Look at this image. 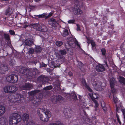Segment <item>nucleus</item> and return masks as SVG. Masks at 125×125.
Returning a JSON list of instances; mask_svg holds the SVG:
<instances>
[{
  "label": "nucleus",
  "instance_id": "f257e3e1",
  "mask_svg": "<svg viewBox=\"0 0 125 125\" xmlns=\"http://www.w3.org/2000/svg\"><path fill=\"white\" fill-rule=\"evenodd\" d=\"M19 72L26 76L29 81H31L36 77V75L38 73V70L36 69H33L31 71L28 69L22 67L19 70Z\"/></svg>",
  "mask_w": 125,
  "mask_h": 125
},
{
  "label": "nucleus",
  "instance_id": "f03ea898",
  "mask_svg": "<svg viewBox=\"0 0 125 125\" xmlns=\"http://www.w3.org/2000/svg\"><path fill=\"white\" fill-rule=\"evenodd\" d=\"M37 113L40 119L44 122H47L51 116V112L47 109L43 108L38 109Z\"/></svg>",
  "mask_w": 125,
  "mask_h": 125
},
{
  "label": "nucleus",
  "instance_id": "7ed1b4c3",
  "mask_svg": "<svg viewBox=\"0 0 125 125\" xmlns=\"http://www.w3.org/2000/svg\"><path fill=\"white\" fill-rule=\"evenodd\" d=\"M22 95L20 94H11L8 97L9 101V105H13L14 104H17L21 102L22 99L23 98Z\"/></svg>",
  "mask_w": 125,
  "mask_h": 125
},
{
  "label": "nucleus",
  "instance_id": "20e7f679",
  "mask_svg": "<svg viewBox=\"0 0 125 125\" xmlns=\"http://www.w3.org/2000/svg\"><path fill=\"white\" fill-rule=\"evenodd\" d=\"M21 116L18 114H13L12 117H10L9 123L10 125H16L21 121Z\"/></svg>",
  "mask_w": 125,
  "mask_h": 125
},
{
  "label": "nucleus",
  "instance_id": "39448f33",
  "mask_svg": "<svg viewBox=\"0 0 125 125\" xmlns=\"http://www.w3.org/2000/svg\"><path fill=\"white\" fill-rule=\"evenodd\" d=\"M113 97L114 102L116 107V112L119 113V110H120V107H121L122 105L119 100H118V98L117 97L114 95Z\"/></svg>",
  "mask_w": 125,
  "mask_h": 125
},
{
  "label": "nucleus",
  "instance_id": "423d86ee",
  "mask_svg": "<svg viewBox=\"0 0 125 125\" xmlns=\"http://www.w3.org/2000/svg\"><path fill=\"white\" fill-rule=\"evenodd\" d=\"M37 80L38 81L42 82V84H45L48 83L49 80L48 77L44 75L39 76L37 78Z\"/></svg>",
  "mask_w": 125,
  "mask_h": 125
},
{
  "label": "nucleus",
  "instance_id": "0eeeda50",
  "mask_svg": "<svg viewBox=\"0 0 125 125\" xmlns=\"http://www.w3.org/2000/svg\"><path fill=\"white\" fill-rule=\"evenodd\" d=\"M80 6L78 3L76 5L74 6L73 9V11L75 14L77 15L80 14L82 13V11L79 8Z\"/></svg>",
  "mask_w": 125,
  "mask_h": 125
},
{
  "label": "nucleus",
  "instance_id": "6e6552de",
  "mask_svg": "<svg viewBox=\"0 0 125 125\" xmlns=\"http://www.w3.org/2000/svg\"><path fill=\"white\" fill-rule=\"evenodd\" d=\"M73 111L71 110H68L67 109L64 108L63 113L66 118L68 119L71 118L73 115Z\"/></svg>",
  "mask_w": 125,
  "mask_h": 125
},
{
  "label": "nucleus",
  "instance_id": "1a4fd4ad",
  "mask_svg": "<svg viewBox=\"0 0 125 125\" xmlns=\"http://www.w3.org/2000/svg\"><path fill=\"white\" fill-rule=\"evenodd\" d=\"M8 70L7 66L4 65L0 66V73L2 74H5Z\"/></svg>",
  "mask_w": 125,
  "mask_h": 125
},
{
  "label": "nucleus",
  "instance_id": "9d476101",
  "mask_svg": "<svg viewBox=\"0 0 125 125\" xmlns=\"http://www.w3.org/2000/svg\"><path fill=\"white\" fill-rule=\"evenodd\" d=\"M76 39L75 38L71 37H68L67 38V41L68 44L71 46L74 44Z\"/></svg>",
  "mask_w": 125,
  "mask_h": 125
},
{
  "label": "nucleus",
  "instance_id": "9b49d317",
  "mask_svg": "<svg viewBox=\"0 0 125 125\" xmlns=\"http://www.w3.org/2000/svg\"><path fill=\"white\" fill-rule=\"evenodd\" d=\"M33 41L32 39L31 38L26 39L24 41L25 45L27 46H30L32 44Z\"/></svg>",
  "mask_w": 125,
  "mask_h": 125
},
{
  "label": "nucleus",
  "instance_id": "f8f14e48",
  "mask_svg": "<svg viewBox=\"0 0 125 125\" xmlns=\"http://www.w3.org/2000/svg\"><path fill=\"white\" fill-rule=\"evenodd\" d=\"M32 85L30 83H26L25 84L21 86V88L23 90H29L31 88Z\"/></svg>",
  "mask_w": 125,
  "mask_h": 125
},
{
  "label": "nucleus",
  "instance_id": "ddd939ff",
  "mask_svg": "<svg viewBox=\"0 0 125 125\" xmlns=\"http://www.w3.org/2000/svg\"><path fill=\"white\" fill-rule=\"evenodd\" d=\"M96 71L98 72H102L105 70V68L104 66L101 64L97 65L96 67Z\"/></svg>",
  "mask_w": 125,
  "mask_h": 125
},
{
  "label": "nucleus",
  "instance_id": "4468645a",
  "mask_svg": "<svg viewBox=\"0 0 125 125\" xmlns=\"http://www.w3.org/2000/svg\"><path fill=\"white\" fill-rule=\"evenodd\" d=\"M11 79H12V82L13 83H16L18 80V76L16 74H13L11 75Z\"/></svg>",
  "mask_w": 125,
  "mask_h": 125
},
{
  "label": "nucleus",
  "instance_id": "2eb2a0df",
  "mask_svg": "<svg viewBox=\"0 0 125 125\" xmlns=\"http://www.w3.org/2000/svg\"><path fill=\"white\" fill-rule=\"evenodd\" d=\"M13 10L10 7L7 9L5 11V14L7 16L11 15L13 12Z\"/></svg>",
  "mask_w": 125,
  "mask_h": 125
},
{
  "label": "nucleus",
  "instance_id": "dca6fc26",
  "mask_svg": "<svg viewBox=\"0 0 125 125\" xmlns=\"http://www.w3.org/2000/svg\"><path fill=\"white\" fill-rule=\"evenodd\" d=\"M89 95L92 101L96 100L95 99H97L99 97V95L96 93L89 94Z\"/></svg>",
  "mask_w": 125,
  "mask_h": 125
},
{
  "label": "nucleus",
  "instance_id": "f3484780",
  "mask_svg": "<svg viewBox=\"0 0 125 125\" xmlns=\"http://www.w3.org/2000/svg\"><path fill=\"white\" fill-rule=\"evenodd\" d=\"M67 53V52L66 50L65 49L63 50H60L58 52L57 54L58 56H59L60 57H61L60 56H61L60 55V54L62 55H65Z\"/></svg>",
  "mask_w": 125,
  "mask_h": 125
},
{
  "label": "nucleus",
  "instance_id": "a211bd4d",
  "mask_svg": "<svg viewBox=\"0 0 125 125\" xmlns=\"http://www.w3.org/2000/svg\"><path fill=\"white\" fill-rule=\"evenodd\" d=\"M6 110V108L5 106L3 105L0 106V116L4 113Z\"/></svg>",
  "mask_w": 125,
  "mask_h": 125
},
{
  "label": "nucleus",
  "instance_id": "6ab92c4d",
  "mask_svg": "<svg viewBox=\"0 0 125 125\" xmlns=\"http://www.w3.org/2000/svg\"><path fill=\"white\" fill-rule=\"evenodd\" d=\"M10 93L14 92L17 90V88L15 85L9 86Z\"/></svg>",
  "mask_w": 125,
  "mask_h": 125
},
{
  "label": "nucleus",
  "instance_id": "aec40b11",
  "mask_svg": "<svg viewBox=\"0 0 125 125\" xmlns=\"http://www.w3.org/2000/svg\"><path fill=\"white\" fill-rule=\"evenodd\" d=\"M40 101V99L37 97L33 98L32 100V103L35 104H39Z\"/></svg>",
  "mask_w": 125,
  "mask_h": 125
},
{
  "label": "nucleus",
  "instance_id": "412c9836",
  "mask_svg": "<svg viewBox=\"0 0 125 125\" xmlns=\"http://www.w3.org/2000/svg\"><path fill=\"white\" fill-rule=\"evenodd\" d=\"M111 80L110 79V86L111 88V91L113 93H114L115 91V89L114 88V82H111Z\"/></svg>",
  "mask_w": 125,
  "mask_h": 125
},
{
  "label": "nucleus",
  "instance_id": "4be33fe9",
  "mask_svg": "<svg viewBox=\"0 0 125 125\" xmlns=\"http://www.w3.org/2000/svg\"><path fill=\"white\" fill-rule=\"evenodd\" d=\"M29 117V116L28 114L26 113L24 114L22 116V119L23 121L24 122L26 121V122H27L28 120Z\"/></svg>",
  "mask_w": 125,
  "mask_h": 125
},
{
  "label": "nucleus",
  "instance_id": "5701e85b",
  "mask_svg": "<svg viewBox=\"0 0 125 125\" xmlns=\"http://www.w3.org/2000/svg\"><path fill=\"white\" fill-rule=\"evenodd\" d=\"M45 28L46 29V27L43 26H40L38 28V31L43 32H45L47 31L46 30H45Z\"/></svg>",
  "mask_w": 125,
  "mask_h": 125
},
{
  "label": "nucleus",
  "instance_id": "b1692460",
  "mask_svg": "<svg viewBox=\"0 0 125 125\" xmlns=\"http://www.w3.org/2000/svg\"><path fill=\"white\" fill-rule=\"evenodd\" d=\"M35 51L37 53L41 52L42 50V48L39 46H36L35 48Z\"/></svg>",
  "mask_w": 125,
  "mask_h": 125
},
{
  "label": "nucleus",
  "instance_id": "393cba45",
  "mask_svg": "<svg viewBox=\"0 0 125 125\" xmlns=\"http://www.w3.org/2000/svg\"><path fill=\"white\" fill-rule=\"evenodd\" d=\"M47 15V13H43L42 14H40L39 15L34 16H36V17L38 18H45L46 17V16Z\"/></svg>",
  "mask_w": 125,
  "mask_h": 125
},
{
  "label": "nucleus",
  "instance_id": "a878e982",
  "mask_svg": "<svg viewBox=\"0 0 125 125\" xmlns=\"http://www.w3.org/2000/svg\"><path fill=\"white\" fill-rule=\"evenodd\" d=\"M83 113L84 115H83L82 116L81 114V119H83V120L85 121L87 118V117L86 115V113L85 111L84 110L83 111Z\"/></svg>",
  "mask_w": 125,
  "mask_h": 125
},
{
  "label": "nucleus",
  "instance_id": "bb28decb",
  "mask_svg": "<svg viewBox=\"0 0 125 125\" xmlns=\"http://www.w3.org/2000/svg\"><path fill=\"white\" fill-rule=\"evenodd\" d=\"M10 88L9 86L7 85L5 86L3 88L4 92L6 93H10Z\"/></svg>",
  "mask_w": 125,
  "mask_h": 125
},
{
  "label": "nucleus",
  "instance_id": "cd10ccee",
  "mask_svg": "<svg viewBox=\"0 0 125 125\" xmlns=\"http://www.w3.org/2000/svg\"><path fill=\"white\" fill-rule=\"evenodd\" d=\"M119 81L122 84L125 85V78L123 77H120Z\"/></svg>",
  "mask_w": 125,
  "mask_h": 125
},
{
  "label": "nucleus",
  "instance_id": "c85d7f7f",
  "mask_svg": "<svg viewBox=\"0 0 125 125\" xmlns=\"http://www.w3.org/2000/svg\"><path fill=\"white\" fill-rule=\"evenodd\" d=\"M61 122L59 121H56L54 122H52L50 123L48 125H60Z\"/></svg>",
  "mask_w": 125,
  "mask_h": 125
},
{
  "label": "nucleus",
  "instance_id": "c756f323",
  "mask_svg": "<svg viewBox=\"0 0 125 125\" xmlns=\"http://www.w3.org/2000/svg\"><path fill=\"white\" fill-rule=\"evenodd\" d=\"M4 36L6 40L9 41L10 40V37L8 34L4 33Z\"/></svg>",
  "mask_w": 125,
  "mask_h": 125
},
{
  "label": "nucleus",
  "instance_id": "7c9ffc66",
  "mask_svg": "<svg viewBox=\"0 0 125 125\" xmlns=\"http://www.w3.org/2000/svg\"><path fill=\"white\" fill-rule=\"evenodd\" d=\"M53 88L52 86V85L48 86L43 88V89L45 91L49 90H51Z\"/></svg>",
  "mask_w": 125,
  "mask_h": 125
},
{
  "label": "nucleus",
  "instance_id": "2f4dec72",
  "mask_svg": "<svg viewBox=\"0 0 125 125\" xmlns=\"http://www.w3.org/2000/svg\"><path fill=\"white\" fill-rule=\"evenodd\" d=\"M69 32L68 31L67 29H65L63 31L62 36L63 37H65L68 35Z\"/></svg>",
  "mask_w": 125,
  "mask_h": 125
},
{
  "label": "nucleus",
  "instance_id": "473e14b6",
  "mask_svg": "<svg viewBox=\"0 0 125 125\" xmlns=\"http://www.w3.org/2000/svg\"><path fill=\"white\" fill-rule=\"evenodd\" d=\"M56 21L55 19H52L49 21V24L51 26L53 23H55Z\"/></svg>",
  "mask_w": 125,
  "mask_h": 125
},
{
  "label": "nucleus",
  "instance_id": "72a5a7b5",
  "mask_svg": "<svg viewBox=\"0 0 125 125\" xmlns=\"http://www.w3.org/2000/svg\"><path fill=\"white\" fill-rule=\"evenodd\" d=\"M82 83L83 86H84L85 87L87 86V85H88L87 84L85 79L84 78L82 79Z\"/></svg>",
  "mask_w": 125,
  "mask_h": 125
},
{
  "label": "nucleus",
  "instance_id": "f704fd0d",
  "mask_svg": "<svg viewBox=\"0 0 125 125\" xmlns=\"http://www.w3.org/2000/svg\"><path fill=\"white\" fill-rule=\"evenodd\" d=\"M92 101L95 104V105L94 106V107L95 108L96 110V108L98 106H99L98 103L96 100H94V101Z\"/></svg>",
  "mask_w": 125,
  "mask_h": 125
},
{
  "label": "nucleus",
  "instance_id": "c9c22d12",
  "mask_svg": "<svg viewBox=\"0 0 125 125\" xmlns=\"http://www.w3.org/2000/svg\"><path fill=\"white\" fill-rule=\"evenodd\" d=\"M54 84L57 88L60 87L61 85L60 82L58 81H57L56 82H54Z\"/></svg>",
  "mask_w": 125,
  "mask_h": 125
},
{
  "label": "nucleus",
  "instance_id": "e433bc0d",
  "mask_svg": "<svg viewBox=\"0 0 125 125\" xmlns=\"http://www.w3.org/2000/svg\"><path fill=\"white\" fill-rule=\"evenodd\" d=\"M34 51V50L32 48H30L28 49V52L29 54H33Z\"/></svg>",
  "mask_w": 125,
  "mask_h": 125
},
{
  "label": "nucleus",
  "instance_id": "4c0bfd02",
  "mask_svg": "<svg viewBox=\"0 0 125 125\" xmlns=\"http://www.w3.org/2000/svg\"><path fill=\"white\" fill-rule=\"evenodd\" d=\"M101 106L103 110L105 111H106V110L105 109V104L104 101H102L101 102Z\"/></svg>",
  "mask_w": 125,
  "mask_h": 125
},
{
  "label": "nucleus",
  "instance_id": "58836bf2",
  "mask_svg": "<svg viewBox=\"0 0 125 125\" xmlns=\"http://www.w3.org/2000/svg\"><path fill=\"white\" fill-rule=\"evenodd\" d=\"M56 99L57 101H59L62 99V97L60 95H56Z\"/></svg>",
  "mask_w": 125,
  "mask_h": 125
},
{
  "label": "nucleus",
  "instance_id": "ea45409f",
  "mask_svg": "<svg viewBox=\"0 0 125 125\" xmlns=\"http://www.w3.org/2000/svg\"><path fill=\"white\" fill-rule=\"evenodd\" d=\"M63 44V42L62 41H58L56 42V45L59 47L61 46Z\"/></svg>",
  "mask_w": 125,
  "mask_h": 125
},
{
  "label": "nucleus",
  "instance_id": "a19ab883",
  "mask_svg": "<svg viewBox=\"0 0 125 125\" xmlns=\"http://www.w3.org/2000/svg\"><path fill=\"white\" fill-rule=\"evenodd\" d=\"M90 43L92 48H94L96 44L95 42L93 40H91L90 41Z\"/></svg>",
  "mask_w": 125,
  "mask_h": 125
},
{
  "label": "nucleus",
  "instance_id": "79ce46f5",
  "mask_svg": "<svg viewBox=\"0 0 125 125\" xmlns=\"http://www.w3.org/2000/svg\"><path fill=\"white\" fill-rule=\"evenodd\" d=\"M54 13V11H53L52 12H50L47 16H46V19H47L52 16Z\"/></svg>",
  "mask_w": 125,
  "mask_h": 125
},
{
  "label": "nucleus",
  "instance_id": "37998d69",
  "mask_svg": "<svg viewBox=\"0 0 125 125\" xmlns=\"http://www.w3.org/2000/svg\"><path fill=\"white\" fill-rule=\"evenodd\" d=\"M101 51L102 52V54L103 56H105V55L106 53V50L104 48H103L101 49Z\"/></svg>",
  "mask_w": 125,
  "mask_h": 125
},
{
  "label": "nucleus",
  "instance_id": "c03bdc74",
  "mask_svg": "<svg viewBox=\"0 0 125 125\" xmlns=\"http://www.w3.org/2000/svg\"><path fill=\"white\" fill-rule=\"evenodd\" d=\"M74 43H75V44L78 46L79 48L80 49H81V50H82V49L81 48L80 46V44H79L78 41H77L76 39H75V41L74 42Z\"/></svg>",
  "mask_w": 125,
  "mask_h": 125
},
{
  "label": "nucleus",
  "instance_id": "a18cd8bd",
  "mask_svg": "<svg viewBox=\"0 0 125 125\" xmlns=\"http://www.w3.org/2000/svg\"><path fill=\"white\" fill-rule=\"evenodd\" d=\"M111 60V59H110V67H111L113 69H114L113 67V65H114V66H115V65L114 64V63L113 62V61H110V60Z\"/></svg>",
  "mask_w": 125,
  "mask_h": 125
},
{
  "label": "nucleus",
  "instance_id": "49530a36",
  "mask_svg": "<svg viewBox=\"0 0 125 125\" xmlns=\"http://www.w3.org/2000/svg\"><path fill=\"white\" fill-rule=\"evenodd\" d=\"M85 87L86 88V89L90 92L92 93L93 90L88 85H87V86H85Z\"/></svg>",
  "mask_w": 125,
  "mask_h": 125
},
{
  "label": "nucleus",
  "instance_id": "de8ad7c7",
  "mask_svg": "<svg viewBox=\"0 0 125 125\" xmlns=\"http://www.w3.org/2000/svg\"><path fill=\"white\" fill-rule=\"evenodd\" d=\"M38 90H34L33 91H32L30 92V94L31 95H34L36 93H38Z\"/></svg>",
  "mask_w": 125,
  "mask_h": 125
},
{
  "label": "nucleus",
  "instance_id": "09e8293b",
  "mask_svg": "<svg viewBox=\"0 0 125 125\" xmlns=\"http://www.w3.org/2000/svg\"><path fill=\"white\" fill-rule=\"evenodd\" d=\"M72 96L74 100H76L77 99V96L74 93L72 94Z\"/></svg>",
  "mask_w": 125,
  "mask_h": 125
},
{
  "label": "nucleus",
  "instance_id": "8fccbe9b",
  "mask_svg": "<svg viewBox=\"0 0 125 125\" xmlns=\"http://www.w3.org/2000/svg\"><path fill=\"white\" fill-rule=\"evenodd\" d=\"M11 76H8L6 78V80L7 81L9 82H12V79H11Z\"/></svg>",
  "mask_w": 125,
  "mask_h": 125
},
{
  "label": "nucleus",
  "instance_id": "3c124183",
  "mask_svg": "<svg viewBox=\"0 0 125 125\" xmlns=\"http://www.w3.org/2000/svg\"><path fill=\"white\" fill-rule=\"evenodd\" d=\"M9 32L11 35H14L15 34V33L13 30H10L9 31Z\"/></svg>",
  "mask_w": 125,
  "mask_h": 125
},
{
  "label": "nucleus",
  "instance_id": "603ef678",
  "mask_svg": "<svg viewBox=\"0 0 125 125\" xmlns=\"http://www.w3.org/2000/svg\"><path fill=\"white\" fill-rule=\"evenodd\" d=\"M75 21V20L74 19L71 20H69L68 22L69 23H74Z\"/></svg>",
  "mask_w": 125,
  "mask_h": 125
},
{
  "label": "nucleus",
  "instance_id": "864d4df0",
  "mask_svg": "<svg viewBox=\"0 0 125 125\" xmlns=\"http://www.w3.org/2000/svg\"><path fill=\"white\" fill-rule=\"evenodd\" d=\"M58 25V23L56 21L55 23H54L53 24H52V27H56L57 25Z\"/></svg>",
  "mask_w": 125,
  "mask_h": 125
},
{
  "label": "nucleus",
  "instance_id": "5fc2aeb1",
  "mask_svg": "<svg viewBox=\"0 0 125 125\" xmlns=\"http://www.w3.org/2000/svg\"><path fill=\"white\" fill-rule=\"evenodd\" d=\"M77 31H81V30L80 29V25L79 24H77Z\"/></svg>",
  "mask_w": 125,
  "mask_h": 125
},
{
  "label": "nucleus",
  "instance_id": "6e6d98bb",
  "mask_svg": "<svg viewBox=\"0 0 125 125\" xmlns=\"http://www.w3.org/2000/svg\"><path fill=\"white\" fill-rule=\"evenodd\" d=\"M41 66L42 67H46L47 66V65L42 62V63Z\"/></svg>",
  "mask_w": 125,
  "mask_h": 125
},
{
  "label": "nucleus",
  "instance_id": "4d7b16f0",
  "mask_svg": "<svg viewBox=\"0 0 125 125\" xmlns=\"http://www.w3.org/2000/svg\"><path fill=\"white\" fill-rule=\"evenodd\" d=\"M38 97L39 98L38 99H40V101H41V99L42 98V94H39V95Z\"/></svg>",
  "mask_w": 125,
  "mask_h": 125
},
{
  "label": "nucleus",
  "instance_id": "13d9d810",
  "mask_svg": "<svg viewBox=\"0 0 125 125\" xmlns=\"http://www.w3.org/2000/svg\"><path fill=\"white\" fill-rule=\"evenodd\" d=\"M68 74L70 77L72 76L73 75V73L71 71L69 72L68 73Z\"/></svg>",
  "mask_w": 125,
  "mask_h": 125
},
{
  "label": "nucleus",
  "instance_id": "bf43d9fd",
  "mask_svg": "<svg viewBox=\"0 0 125 125\" xmlns=\"http://www.w3.org/2000/svg\"><path fill=\"white\" fill-rule=\"evenodd\" d=\"M117 120L119 124L120 125H121V122L120 120L119 117L117 118Z\"/></svg>",
  "mask_w": 125,
  "mask_h": 125
},
{
  "label": "nucleus",
  "instance_id": "052dcab7",
  "mask_svg": "<svg viewBox=\"0 0 125 125\" xmlns=\"http://www.w3.org/2000/svg\"><path fill=\"white\" fill-rule=\"evenodd\" d=\"M28 23H27L26 24H24L23 25V27L24 28H26L28 27Z\"/></svg>",
  "mask_w": 125,
  "mask_h": 125
},
{
  "label": "nucleus",
  "instance_id": "680f3d73",
  "mask_svg": "<svg viewBox=\"0 0 125 125\" xmlns=\"http://www.w3.org/2000/svg\"><path fill=\"white\" fill-rule=\"evenodd\" d=\"M122 111L123 115L125 114V109H123L122 110Z\"/></svg>",
  "mask_w": 125,
  "mask_h": 125
},
{
  "label": "nucleus",
  "instance_id": "e2e57ef3",
  "mask_svg": "<svg viewBox=\"0 0 125 125\" xmlns=\"http://www.w3.org/2000/svg\"><path fill=\"white\" fill-rule=\"evenodd\" d=\"M110 27L112 30L114 29V26L113 25H110Z\"/></svg>",
  "mask_w": 125,
  "mask_h": 125
},
{
  "label": "nucleus",
  "instance_id": "0e129e2a",
  "mask_svg": "<svg viewBox=\"0 0 125 125\" xmlns=\"http://www.w3.org/2000/svg\"><path fill=\"white\" fill-rule=\"evenodd\" d=\"M105 64L106 65V66L108 68V65L107 62L106 61H104Z\"/></svg>",
  "mask_w": 125,
  "mask_h": 125
},
{
  "label": "nucleus",
  "instance_id": "69168bd1",
  "mask_svg": "<svg viewBox=\"0 0 125 125\" xmlns=\"http://www.w3.org/2000/svg\"><path fill=\"white\" fill-rule=\"evenodd\" d=\"M86 38L88 42H89V43L88 42V43H90L89 42L90 41V39L88 37H86Z\"/></svg>",
  "mask_w": 125,
  "mask_h": 125
},
{
  "label": "nucleus",
  "instance_id": "338daca9",
  "mask_svg": "<svg viewBox=\"0 0 125 125\" xmlns=\"http://www.w3.org/2000/svg\"><path fill=\"white\" fill-rule=\"evenodd\" d=\"M3 34V31H0V35H2Z\"/></svg>",
  "mask_w": 125,
  "mask_h": 125
},
{
  "label": "nucleus",
  "instance_id": "774afa93",
  "mask_svg": "<svg viewBox=\"0 0 125 125\" xmlns=\"http://www.w3.org/2000/svg\"><path fill=\"white\" fill-rule=\"evenodd\" d=\"M41 0H34L36 2H38L41 1Z\"/></svg>",
  "mask_w": 125,
  "mask_h": 125
}]
</instances>
